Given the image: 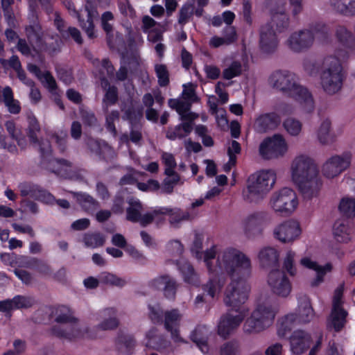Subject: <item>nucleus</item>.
<instances>
[{"label": "nucleus", "mask_w": 355, "mask_h": 355, "mask_svg": "<svg viewBox=\"0 0 355 355\" xmlns=\"http://www.w3.org/2000/svg\"><path fill=\"white\" fill-rule=\"evenodd\" d=\"M275 315L270 306L259 305L245 322L243 330L248 334L259 333L272 324Z\"/></svg>", "instance_id": "6"}, {"label": "nucleus", "mask_w": 355, "mask_h": 355, "mask_svg": "<svg viewBox=\"0 0 355 355\" xmlns=\"http://www.w3.org/2000/svg\"><path fill=\"white\" fill-rule=\"evenodd\" d=\"M149 286L156 290L163 291L164 297L168 300H175L178 284L176 280L168 275H161L152 279Z\"/></svg>", "instance_id": "17"}, {"label": "nucleus", "mask_w": 355, "mask_h": 355, "mask_svg": "<svg viewBox=\"0 0 355 355\" xmlns=\"http://www.w3.org/2000/svg\"><path fill=\"white\" fill-rule=\"evenodd\" d=\"M347 315V312L343 307H332L330 320L336 331H340L345 326Z\"/></svg>", "instance_id": "39"}, {"label": "nucleus", "mask_w": 355, "mask_h": 355, "mask_svg": "<svg viewBox=\"0 0 355 355\" xmlns=\"http://www.w3.org/2000/svg\"><path fill=\"white\" fill-rule=\"evenodd\" d=\"M86 144L89 150L106 162L112 161L116 157L114 150L105 141L92 137L87 138Z\"/></svg>", "instance_id": "22"}, {"label": "nucleus", "mask_w": 355, "mask_h": 355, "mask_svg": "<svg viewBox=\"0 0 355 355\" xmlns=\"http://www.w3.org/2000/svg\"><path fill=\"white\" fill-rule=\"evenodd\" d=\"M81 207L88 213H93L100 206L99 202L88 194L71 192Z\"/></svg>", "instance_id": "31"}, {"label": "nucleus", "mask_w": 355, "mask_h": 355, "mask_svg": "<svg viewBox=\"0 0 355 355\" xmlns=\"http://www.w3.org/2000/svg\"><path fill=\"white\" fill-rule=\"evenodd\" d=\"M297 198L295 191L284 187L274 192L270 200L271 208L277 213L284 216L290 215L297 206Z\"/></svg>", "instance_id": "7"}, {"label": "nucleus", "mask_w": 355, "mask_h": 355, "mask_svg": "<svg viewBox=\"0 0 355 355\" xmlns=\"http://www.w3.org/2000/svg\"><path fill=\"white\" fill-rule=\"evenodd\" d=\"M291 177L294 182L318 175V168L314 160L306 155H299L292 161Z\"/></svg>", "instance_id": "8"}, {"label": "nucleus", "mask_w": 355, "mask_h": 355, "mask_svg": "<svg viewBox=\"0 0 355 355\" xmlns=\"http://www.w3.org/2000/svg\"><path fill=\"white\" fill-rule=\"evenodd\" d=\"M278 45V40L272 26L270 24L263 25L259 31V46L261 51L266 54L273 53Z\"/></svg>", "instance_id": "18"}, {"label": "nucleus", "mask_w": 355, "mask_h": 355, "mask_svg": "<svg viewBox=\"0 0 355 355\" xmlns=\"http://www.w3.org/2000/svg\"><path fill=\"white\" fill-rule=\"evenodd\" d=\"M118 101V89L115 86L109 87L103 98V110L107 112L108 107Z\"/></svg>", "instance_id": "50"}, {"label": "nucleus", "mask_w": 355, "mask_h": 355, "mask_svg": "<svg viewBox=\"0 0 355 355\" xmlns=\"http://www.w3.org/2000/svg\"><path fill=\"white\" fill-rule=\"evenodd\" d=\"M351 156L348 154L334 155L329 158L322 166V173L328 178H333L347 168Z\"/></svg>", "instance_id": "16"}, {"label": "nucleus", "mask_w": 355, "mask_h": 355, "mask_svg": "<svg viewBox=\"0 0 355 355\" xmlns=\"http://www.w3.org/2000/svg\"><path fill=\"white\" fill-rule=\"evenodd\" d=\"M40 186L31 182H23L19 185L20 194L23 197L29 196L35 199Z\"/></svg>", "instance_id": "55"}, {"label": "nucleus", "mask_w": 355, "mask_h": 355, "mask_svg": "<svg viewBox=\"0 0 355 355\" xmlns=\"http://www.w3.org/2000/svg\"><path fill=\"white\" fill-rule=\"evenodd\" d=\"M2 101L11 114H18L21 110L19 103L13 97V92L10 87H6L2 91Z\"/></svg>", "instance_id": "40"}, {"label": "nucleus", "mask_w": 355, "mask_h": 355, "mask_svg": "<svg viewBox=\"0 0 355 355\" xmlns=\"http://www.w3.org/2000/svg\"><path fill=\"white\" fill-rule=\"evenodd\" d=\"M298 318L299 315L294 313L288 314L283 318L277 330L278 335L281 337L285 336L287 332L291 330L294 323H300Z\"/></svg>", "instance_id": "44"}, {"label": "nucleus", "mask_w": 355, "mask_h": 355, "mask_svg": "<svg viewBox=\"0 0 355 355\" xmlns=\"http://www.w3.org/2000/svg\"><path fill=\"white\" fill-rule=\"evenodd\" d=\"M182 315L178 309H173L164 311L163 324L166 330H171V327H178Z\"/></svg>", "instance_id": "41"}, {"label": "nucleus", "mask_w": 355, "mask_h": 355, "mask_svg": "<svg viewBox=\"0 0 355 355\" xmlns=\"http://www.w3.org/2000/svg\"><path fill=\"white\" fill-rule=\"evenodd\" d=\"M288 96L295 98L306 112H311L315 108V102L311 92L305 87L297 84Z\"/></svg>", "instance_id": "24"}, {"label": "nucleus", "mask_w": 355, "mask_h": 355, "mask_svg": "<svg viewBox=\"0 0 355 355\" xmlns=\"http://www.w3.org/2000/svg\"><path fill=\"white\" fill-rule=\"evenodd\" d=\"M14 3L15 0H1L3 16L9 26H13L15 24V15L12 8V6Z\"/></svg>", "instance_id": "53"}, {"label": "nucleus", "mask_w": 355, "mask_h": 355, "mask_svg": "<svg viewBox=\"0 0 355 355\" xmlns=\"http://www.w3.org/2000/svg\"><path fill=\"white\" fill-rule=\"evenodd\" d=\"M55 321L58 324L51 329V333L53 336L60 338H70L75 336H78L80 331L73 326L71 330L65 329L67 325H71L76 322L77 318L73 315V311L65 306H58L55 311Z\"/></svg>", "instance_id": "5"}, {"label": "nucleus", "mask_w": 355, "mask_h": 355, "mask_svg": "<svg viewBox=\"0 0 355 355\" xmlns=\"http://www.w3.org/2000/svg\"><path fill=\"white\" fill-rule=\"evenodd\" d=\"M162 209H165L163 211L162 215H169V222L173 225L178 224L183 220H189L193 218L188 211H183L178 208L162 207Z\"/></svg>", "instance_id": "37"}, {"label": "nucleus", "mask_w": 355, "mask_h": 355, "mask_svg": "<svg viewBox=\"0 0 355 355\" xmlns=\"http://www.w3.org/2000/svg\"><path fill=\"white\" fill-rule=\"evenodd\" d=\"M258 259L261 268L275 270L279 266V252L274 247H263L259 252Z\"/></svg>", "instance_id": "23"}, {"label": "nucleus", "mask_w": 355, "mask_h": 355, "mask_svg": "<svg viewBox=\"0 0 355 355\" xmlns=\"http://www.w3.org/2000/svg\"><path fill=\"white\" fill-rule=\"evenodd\" d=\"M26 35L31 46L40 45L44 35L42 28H25Z\"/></svg>", "instance_id": "49"}, {"label": "nucleus", "mask_w": 355, "mask_h": 355, "mask_svg": "<svg viewBox=\"0 0 355 355\" xmlns=\"http://www.w3.org/2000/svg\"><path fill=\"white\" fill-rule=\"evenodd\" d=\"M127 202L129 207L126 209V218L131 222L137 223L144 210L143 205L138 199L134 198H128Z\"/></svg>", "instance_id": "36"}, {"label": "nucleus", "mask_w": 355, "mask_h": 355, "mask_svg": "<svg viewBox=\"0 0 355 355\" xmlns=\"http://www.w3.org/2000/svg\"><path fill=\"white\" fill-rule=\"evenodd\" d=\"M220 355H240V345L238 341L231 340L220 347Z\"/></svg>", "instance_id": "58"}, {"label": "nucleus", "mask_w": 355, "mask_h": 355, "mask_svg": "<svg viewBox=\"0 0 355 355\" xmlns=\"http://www.w3.org/2000/svg\"><path fill=\"white\" fill-rule=\"evenodd\" d=\"M276 27L278 32H282L288 27V17L284 12H277L272 15L271 21L269 23Z\"/></svg>", "instance_id": "47"}, {"label": "nucleus", "mask_w": 355, "mask_h": 355, "mask_svg": "<svg viewBox=\"0 0 355 355\" xmlns=\"http://www.w3.org/2000/svg\"><path fill=\"white\" fill-rule=\"evenodd\" d=\"M135 346V340L133 336L120 332L116 340V347L119 352L123 354L130 353Z\"/></svg>", "instance_id": "34"}, {"label": "nucleus", "mask_w": 355, "mask_h": 355, "mask_svg": "<svg viewBox=\"0 0 355 355\" xmlns=\"http://www.w3.org/2000/svg\"><path fill=\"white\" fill-rule=\"evenodd\" d=\"M178 266L183 275L184 280L190 284L198 286L200 280L198 274L195 272L191 263L186 261H179Z\"/></svg>", "instance_id": "32"}, {"label": "nucleus", "mask_w": 355, "mask_h": 355, "mask_svg": "<svg viewBox=\"0 0 355 355\" xmlns=\"http://www.w3.org/2000/svg\"><path fill=\"white\" fill-rule=\"evenodd\" d=\"M193 12L194 8L192 4L184 5L179 11L178 23L181 25L187 24L192 17Z\"/></svg>", "instance_id": "61"}, {"label": "nucleus", "mask_w": 355, "mask_h": 355, "mask_svg": "<svg viewBox=\"0 0 355 355\" xmlns=\"http://www.w3.org/2000/svg\"><path fill=\"white\" fill-rule=\"evenodd\" d=\"M165 209H162V207H159L155 209L151 212H148L144 215L141 214L138 220H137V223H139L142 227H146L153 222L155 217L162 215V213H164L163 211Z\"/></svg>", "instance_id": "57"}, {"label": "nucleus", "mask_w": 355, "mask_h": 355, "mask_svg": "<svg viewBox=\"0 0 355 355\" xmlns=\"http://www.w3.org/2000/svg\"><path fill=\"white\" fill-rule=\"evenodd\" d=\"M80 114L85 125L94 127L98 125V120L93 112L81 109L80 110Z\"/></svg>", "instance_id": "64"}, {"label": "nucleus", "mask_w": 355, "mask_h": 355, "mask_svg": "<svg viewBox=\"0 0 355 355\" xmlns=\"http://www.w3.org/2000/svg\"><path fill=\"white\" fill-rule=\"evenodd\" d=\"M111 0H86L85 12L86 13V22L82 24V29L85 31L89 39L96 37L94 31V19L98 17L97 8H106L110 4Z\"/></svg>", "instance_id": "11"}, {"label": "nucleus", "mask_w": 355, "mask_h": 355, "mask_svg": "<svg viewBox=\"0 0 355 355\" xmlns=\"http://www.w3.org/2000/svg\"><path fill=\"white\" fill-rule=\"evenodd\" d=\"M268 284L272 293L279 297H286L292 290V285L288 278L279 269L272 270L268 277Z\"/></svg>", "instance_id": "13"}, {"label": "nucleus", "mask_w": 355, "mask_h": 355, "mask_svg": "<svg viewBox=\"0 0 355 355\" xmlns=\"http://www.w3.org/2000/svg\"><path fill=\"white\" fill-rule=\"evenodd\" d=\"M300 263L309 269H312L316 272V277L311 282L312 287H316L324 281V276L327 272L330 271L331 266L329 263L326 264L324 266H319L315 261H311L308 257L302 258L300 260Z\"/></svg>", "instance_id": "26"}, {"label": "nucleus", "mask_w": 355, "mask_h": 355, "mask_svg": "<svg viewBox=\"0 0 355 355\" xmlns=\"http://www.w3.org/2000/svg\"><path fill=\"white\" fill-rule=\"evenodd\" d=\"M99 279L103 284L119 287H123L126 284L125 279L107 272H102L100 275Z\"/></svg>", "instance_id": "51"}, {"label": "nucleus", "mask_w": 355, "mask_h": 355, "mask_svg": "<svg viewBox=\"0 0 355 355\" xmlns=\"http://www.w3.org/2000/svg\"><path fill=\"white\" fill-rule=\"evenodd\" d=\"M299 300V322H309L313 317V310L311 305L309 297L302 295L298 297Z\"/></svg>", "instance_id": "30"}, {"label": "nucleus", "mask_w": 355, "mask_h": 355, "mask_svg": "<svg viewBox=\"0 0 355 355\" xmlns=\"http://www.w3.org/2000/svg\"><path fill=\"white\" fill-rule=\"evenodd\" d=\"M148 317L154 324H163L164 318V311L159 306L152 305L148 306Z\"/></svg>", "instance_id": "60"}, {"label": "nucleus", "mask_w": 355, "mask_h": 355, "mask_svg": "<svg viewBox=\"0 0 355 355\" xmlns=\"http://www.w3.org/2000/svg\"><path fill=\"white\" fill-rule=\"evenodd\" d=\"M148 341L146 346L157 350H163L170 346V342L164 336L157 333L156 328L150 329L146 335Z\"/></svg>", "instance_id": "29"}, {"label": "nucleus", "mask_w": 355, "mask_h": 355, "mask_svg": "<svg viewBox=\"0 0 355 355\" xmlns=\"http://www.w3.org/2000/svg\"><path fill=\"white\" fill-rule=\"evenodd\" d=\"M10 302L11 310L13 309H28L31 307L34 304V300L29 297L17 295Z\"/></svg>", "instance_id": "52"}, {"label": "nucleus", "mask_w": 355, "mask_h": 355, "mask_svg": "<svg viewBox=\"0 0 355 355\" xmlns=\"http://www.w3.org/2000/svg\"><path fill=\"white\" fill-rule=\"evenodd\" d=\"M280 122L281 119L278 114L274 112L267 113L257 118L255 126L258 132H266L276 128Z\"/></svg>", "instance_id": "28"}, {"label": "nucleus", "mask_w": 355, "mask_h": 355, "mask_svg": "<svg viewBox=\"0 0 355 355\" xmlns=\"http://www.w3.org/2000/svg\"><path fill=\"white\" fill-rule=\"evenodd\" d=\"M295 183L297 185L299 191L303 199L305 200H310L313 198L318 197L322 186L318 175L306 178Z\"/></svg>", "instance_id": "20"}, {"label": "nucleus", "mask_w": 355, "mask_h": 355, "mask_svg": "<svg viewBox=\"0 0 355 355\" xmlns=\"http://www.w3.org/2000/svg\"><path fill=\"white\" fill-rule=\"evenodd\" d=\"M270 83L273 87L289 95L297 85L296 76L288 71L278 70L270 77Z\"/></svg>", "instance_id": "14"}, {"label": "nucleus", "mask_w": 355, "mask_h": 355, "mask_svg": "<svg viewBox=\"0 0 355 355\" xmlns=\"http://www.w3.org/2000/svg\"><path fill=\"white\" fill-rule=\"evenodd\" d=\"M246 315L247 313H235L234 311L229 309L220 318L218 324V334L224 339L227 338L238 329Z\"/></svg>", "instance_id": "12"}, {"label": "nucleus", "mask_w": 355, "mask_h": 355, "mask_svg": "<svg viewBox=\"0 0 355 355\" xmlns=\"http://www.w3.org/2000/svg\"><path fill=\"white\" fill-rule=\"evenodd\" d=\"M276 180L272 170L262 171L251 175L248 180V187L243 191V198L249 202H258L270 190Z\"/></svg>", "instance_id": "4"}, {"label": "nucleus", "mask_w": 355, "mask_h": 355, "mask_svg": "<svg viewBox=\"0 0 355 355\" xmlns=\"http://www.w3.org/2000/svg\"><path fill=\"white\" fill-rule=\"evenodd\" d=\"M331 123L329 119L324 120L318 130V137L320 142L324 145H329L335 141L336 137L331 132Z\"/></svg>", "instance_id": "35"}, {"label": "nucleus", "mask_w": 355, "mask_h": 355, "mask_svg": "<svg viewBox=\"0 0 355 355\" xmlns=\"http://www.w3.org/2000/svg\"><path fill=\"white\" fill-rule=\"evenodd\" d=\"M226 279L223 276L215 275L203 285L202 288L208 295L214 297L217 293H219L225 284Z\"/></svg>", "instance_id": "38"}, {"label": "nucleus", "mask_w": 355, "mask_h": 355, "mask_svg": "<svg viewBox=\"0 0 355 355\" xmlns=\"http://www.w3.org/2000/svg\"><path fill=\"white\" fill-rule=\"evenodd\" d=\"M351 230L348 221L338 220L334 225V235L338 242L347 243L350 240Z\"/></svg>", "instance_id": "33"}, {"label": "nucleus", "mask_w": 355, "mask_h": 355, "mask_svg": "<svg viewBox=\"0 0 355 355\" xmlns=\"http://www.w3.org/2000/svg\"><path fill=\"white\" fill-rule=\"evenodd\" d=\"M329 36V28L325 24L313 22L307 28L291 33L286 40V45L291 51L299 53L311 48L315 39L324 42Z\"/></svg>", "instance_id": "3"}, {"label": "nucleus", "mask_w": 355, "mask_h": 355, "mask_svg": "<svg viewBox=\"0 0 355 355\" xmlns=\"http://www.w3.org/2000/svg\"><path fill=\"white\" fill-rule=\"evenodd\" d=\"M155 71L158 78V83L161 87H166L169 83V72L165 64H157Z\"/></svg>", "instance_id": "54"}, {"label": "nucleus", "mask_w": 355, "mask_h": 355, "mask_svg": "<svg viewBox=\"0 0 355 355\" xmlns=\"http://www.w3.org/2000/svg\"><path fill=\"white\" fill-rule=\"evenodd\" d=\"M320 85L328 96L340 93L346 79V72L339 58L330 55L322 58L319 64Z\"/></svg>", "instance_id": "2"}, {"label": "nucleus", "mask_w": 355, "mask_h": 355, "mask_svg": "<svg viewBox=\"0 0 355 355\" xmlns=\"http://www.w3.org/2000/svg\"><path fill=\"white\" fill-rule=\"evenodd\" d=\"M338 40L347 47H352L355 44V37L353 33L344 26H338L336 30Z\"/></svg>", "instance_id": "43"}, {"label": "nucleus", "mask_w": 355, "mask_h": 355, "mask_svg": "<svg viewBox=\"0 0 355 355\" xmlns=\"http://www.w3.org/2000/svg\"><path fill=\"white\" fill-rule=\"evenodd\" d=\"M283 125L287 132L291 136H297L302 130V123L300 121L293 119H286L283 123Z\"/></svg>", "instance_id": "56"}, {"label": "nucleus", "mask_w": 355, "mask_h": 355, "mask_svg": "<svg viewBox=\"0 0 355 355\" xmlns=\"http://www.w3.org/2000/svg\"><path fill=\"white\" fill-rule=\"evenodd\" d=\"M209 334L210 332L206 325L198 324L190 335L191 340L196 344L203 353H207L209 351L207 340Z\"/></svg>", "instance_id": "27"}, {"label": "nucleus", "mask_w": 355, "mask_h": 355, "mask_svg": "<svg viewBox=\"0 0 355 355\" xmlns=\"http://www.w3.org/2000/svg\"><path fill=\"white\" fill-rule=\"evenodd\" d=\"M287 151L285 139L281 135H275L265 139L259 146V153L265 159L278 158Z\"/></svg>", "instance_id": "10"}, {"label": "nucleus", "mask_w": 355, "mask_h": 355, "mask_svg": "<svg viewBox=\"0 0 355 355\" xmlns=\"http://www.w3.org/2000/svg\"><path fill=\"white\" fill-rule=\"evenodd\" d=\"M218 267L225 270L231 279L223 299L225 304L235 313H248L243 304L250 291L248 279L252 274L249 257L239 250L230 248L218 257Z\"/></svg>", "instance_id": "1"}, {"label": "nucleus", "mask_w": 355, "mask_h": 355, "mask_svg": "<svg viewBox=\"0 0 355 355\" xmlns=\"http://www.w3.org/2000/svg\"><path fill=\"white\" fill-rule=\"evenodd\" d=\"M119 324V322L116 318H110L108 319L104 320L97 327L93 328L92 329H90V331H93V332L97 336L96 332L97 329H101L104 331L113 330L117 328Z\"/></svg>", "instance_id": "63"}, {"label": "nucleus", "mask_w": 355, "mask_h": 355, "mask_svg": "<svg viewBox=\"0 0 355 355\" xmlns=\"http://www.w3.org/2000/svg\"><path fill=\"white\" fill-rule=\"evenodd\" d=\"M268 221L269 216L266 212L257 211L248 214L242 220L244 234L250 239L262 236L264 225Z\"/></svg>", "instance_id": "9"}, {"label": "nucleus", "mask_w": 355, "mask_h": 355, "mask_svg": "<svg viewBox=\"0 0 355 355\" xmlns=\"http://www.w3.org/2000/svg\"><path fill=\"white\" fill-rule=\"evenodd\" d=\"M340 213L346 217L355 216V198L345 197L341 199L339 204Z\"/></svg>", "instance_id": "45"}, {"label": "nucleus", "mask_w": 355, "mask_h": 355, "mask_svg": "<svg viewBox=\"0 0 355 355\" xmlns=\"http://www.w3.org/2000/svg\"><path fill=\"white\" fill-rule=\"evenodd\" d=\"M40 133V126L38 121L34 116H28V127L26 128V135L30 142L33 146H39L40 153L44 155L48 153L50 148V144L48 141H42L38 139V135Z\"/></svg>", "instance_id": "19"}, {"label": "nucleus", "mask_w": 355, "mask_h": 355, "mask_svg": "<svg viewBox=\"0 0 355 355\" xmlns=\"http://www.w3.org/2000/svg\"><path fill=\"white\" fill-rule=\"evenodd\" d=\"M301 234L298 222L293 220H286L275 227L274 237L282 243H291Z\"/></svg>", "instance_id": "15"}, {"label": "nucleus", "mask_w": 355, "mask_h": 355, "mask_svg": "<svg viewBox=\"0 0 355 355\" xmlns=\"http://www.w3.org/2000/svg\"><path fill=\"white\" fill-rule=\"evenodd\" d=\"M73 326H75L78 329V330L80 331V335L75 336L70 338H66L67 340H72L73 339L80 338H87L94 339V338H97L96 335L93 332V331H90L89 328H88L87 327L82 326L79 323L78 319L76 320V322H75L74 324H73L71 325H70V324L67 325V327H64V328L69 331V330H71V327H73Z\"/></svg>", "instance_id": "48"}, {"label": "nucleus", "mask_w": 355, "mask_h": 355, "mask_svg": "<svg viewBox=\"0 0 355 355\" xmlns=\"http://www.w3.org/2000/svg\"><path fill=\"white\" fill-rule=\"evenodd\" d=\"M241 64L238 61H234L227 68L223 70V77L224 79L230 80L241 75Z\"/></svg>", "instance_id": "59"}, {"label": "nucleus", "mask_w": 355, "mask_h": 355, "mask_svg": "<svg viewBox=\"0 0 355 355\" xmlns=\"http://www.w3.org/2000/svg\"><path fill=\"white\" fill-rule=\"evenodd\" d=\"M311 342V338L308 333L295 331L290 337L291 349L295 354H301L309 348Z\"/></svg>", "instance_id": "25"}, {"label": "nucleus", "mask_w": 355, "mask_h": 355, "mask_svg": "<svg viewBox=\"0 0 355 355\" xmlns=\"http://www.w3.org/2000/svg\"><path fill=\"white\" fill-rule=\"evenodd\" d=\"M83 241L86 247L96 248L104 245L105 236L100 232H88L84 234Z\"/></svg>", "instance_id": "42"}, {"label": "nucleus", "mask_w": 355, "mask_h": 355, "mask_svg": "<svg viewBox=\"0 0 355 355\" xmlns=\"http://www.w3.org/2000/svg\"><path fill=\"white\" fill-rule=\"evenodd\" d=\"M295 253L294 252L288 251L286 253V255L284 259L283 262V268L291 276H294L296 274V268L295 266Z\"/></svg>", "instance_id": "62"}, {"label": "nucleus", "mask_w": 355, "mask_h": 355, "mask_svg": "<svg viewBox=\"0 0 355 355\" xmlns=\"http://www.w3.org/2000/svg\"><path fill=\"white\" fill-rule=\"evenodd\" d=\"M29 14L28 15V24L26 28H42L39 21L37 13V4L36 0H29L28 1Z\"/></svg>", "instance_id": "46"}, {"label": "nucleus", "mask_w": 355, "mask_h": 355, "mask_svg": "<svg viewBox=\"0 0 355 355\" xmlns=\"http://www.w3.org/2000/svg\"><path fill=\"white\" fill-rule=\"evenodd\" d=\"M51 148L48 153H45L43 155L41 153L42 161L41 165L46 170L55 173L62 174V171H67V168L72 167V163L66 159H58L51 157Z\"/></svg>", "instance_id": "21"}]
</instances>
